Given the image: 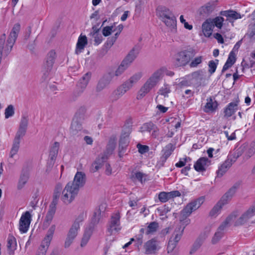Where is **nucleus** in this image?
I'll list each match as a JSON object with an SVG mask.
<instances>
[{
    "instance_id": "nucleus-11",
    "label": "nucleus",
    "mask_w": 255,
    "mask_h": 255,
    "mask_svg": "<svg viewBox=\"0 0 255 255\" xmlns=\"http://www.w3.org/2000/svg\"><path fill=\"white\" fill-rule=\"evenodd\" d=\"M107 230L111 234L114 231L118 232L121 230L120 215L119 213H117L111 216L108 225Z\"/></svg>"
},
{
    "instance_id": "nucleus-40",
    "label": "nucleus",
    "mask_w": 255,
    "mask_h": 255,
    "mask_svg": "<svg viewBox=\"0 0 255 255\" xmlns=\"http://www.w3.org/2000/svg\"><path fill=\"white\" fill-rule=\"evenodd\" d=\"M225 205V204H223V202L220 200L210 211L209 215L211 217L216 216L218 212L222 208V207Z\"/></svg>"
},
{
    "instance_id": "nucleus-10",
    "label": "nucleus",
    "mask_w": 255,
    "mask_h": 255,
    "mask_svg": "<svg viewBox=\"0 0 255 255\" xmlns=\"http://www.w3.org/2000/svg\"><path fill=\"white\" fill-rule=\"evenodd\" d=\"M86 176L85 173L81 171H78L76 173L74 180L72 182L68 183H72L71 185L74 188H76L79 192V189L83 187L86 183Z\"/></svg>"
},
{
    "instance_id": "nucleus-43",
    "label": "nucleus",
    "mask_w": 255,
    "mask_h": 255,
    "mask_svg": "<svg viewBox=\"0 0 255 255\" xmlns=\"http://www.w3.org/2000/svg\"><path fill=\"white\" fill-rule=\"evenodd\" d=\"M128 66L127 65V64L124 63V62H122L114 74L111 72L110 73L113 75V77L114 76H119L124 72V71L128 68Z\"/></svg>"
},
{
    "instance_id": "nucleus-20",
    "label": "nucleus",
    "mask_w": 255,
    "mask_h": 255,
    "mask_svg": "<svg viewBox=\"0 0 255 255\" xmlns=\"http://www.w3.org/2000/svg\"><path fill=\"white\" fill-rule=\"evenodd\" d=\"M139 52V48L136 46L134 47L122 62H123L124 63L127 64V65L129 66L137 57Z\"/></svg>"
},
{
    "instance_id": "nucleus-39",
    "label": "nucleus",
    "mask_w": 255,
    "mask_h": 255,
    "mask_svg": "<svg viewBox=\"0 0 255 255\" xmlns=\"http://www.w3.org/2000/svg\"><path fill=\"white\" fill-rule=\"evenodd\" d=\"M79 228L80 225H78L77 223H74L71 228L69 230L67 237H69L71 239H75V238L77 235L78 230L79 229Z\"/></svg>"
},
{
    "instance_id": "nucleus-14",
    "label": "nucleus",
    "mask_w": 255,
    "mask_h": 255,
    "mask_svg": "<svg viewBox=\"0 0 255 255\" xmlns=\"http://www.w3.org/2000/svg\"><path fill=\"white\" fill-rule=\"evenodd\" d=\"M241 185L240 182L235 183L232 187H231L221 197L220 200L223 202V204H228L235 195L237 190L239 189Z\"/></svg>"
},
{
    "instance_id": "nucleus-41",
    "label": "nucleus",
    "mask_w": 255,
    "mask_h": 255,
    "mask_svg": "<svg viewBox=\"0 0 255 255\" xmlns=\"http://www.w3.org/2000/svg\"><path fill=\"white\" fill-rule=\"evenodd\" d=\"M55 212L56 210L49 208L44 222V225L45 226H48L50 224L53 219Z\"/></svg>"
},
{
    "instance_id": "nucleus-60",
    "label": "nucleus",
    "mask_w": 255,
    "mask_h": 255,
    "mask_svg": "<svg viewBox=\"0 0 255 255\" xmlns=\"http://www.w3.org/2000/svg\"><path fill=\"white\" fill-rule=\"evenodd\" d=\"M213 10V6L209 3L203 6L201 8V13L202 14H209Z\"/></svg>"
},
{
    "instance_id": "nucleus-27",
    "label": "nucleus",
    "mask_w": 255,
    "mask_h": 255,
    "mask_svg": "<svg viewBox=\"0 0 255 255\" xmlns=\"http://www.w3.org/2000/svg\"><path fill=\"white\" fill-rule=\"evenodd\" d=\"M233 163L230 160V158L228 159L220 166L219 169L217 171V175L221 177L227 171V170L231 166Z\"/></svg>"
},
{
    "instance_id": "nucleus-51",
    "label": "nucleus",
    "mask_w": 255,
    "mask_h": 255,
    "mask_svg": "<svg viewBox=\"0 0 255 255\" xmlns=\"http://www.w3.org/2000/svg\"><path fill=\"white\" fill-rule=\"evenodd\" d=\"M142 74L139 72L135 73L128 80L133 85L136 84L142 77Z\"/></svg>"
},
{
    "instance_id": "nucleus-36",
    "label": "nucleus",
    "mask_w": 255,
    "mask_h": 255,
    "mask_svg": "<svg viewBox=\"0 0 255 255\" xmlns=\"http://www.w3.org/2000/svg\"><path fill=\"white\" fill-rule=\"evenodd\" d=\"M236 216L234 214H231L227 217L226 220L220 225L217 230L220 232H224V230L229 226L231 222L234 220Z\"/></svg>"
},
{
    "instance_id": "nucleus-8",
    "label": "nucleus",
    "mask_w": 255,
    "mask_h": 255,
    "mask_svg": "<svg viewBox=\"0 0 255 255\" xmlns=\"http://www.w3.org/2000/svg\"><path fill=\"white\" fill-rule=\"evenodd\" d=\"M55 230V225H52L48 230L47 235L41 243L37 255H45L47 250L52 239Z\"/></svg>"
},
{
    "instance_id": "nucleus-62",
    "label": "nucleus",
    "mask_w": 255,
    "mask_h": 255,
    "mask_svg": "<svg viewBox=\"0 0 255 255\" xmlns=\"http://www.w3.org/2000/svg\"><path fill=\"white\" fill-rule=\"evenodd\" d=\"M235 56H236V54H235V52H234L233 51H232L230 53L228 58L226 62H227L228 63L231 64V65H233L236 61Z\"/></svg>"
},
{
    "instance_id": "nucleus-54",
    "label": "nucleus",
    "mask_w": 255,
    "mask_h": 255,
    "mask_svg": "<svg viewBox=\"0 0 255 255\" xmlns=\"http://www.w3.org/2000/svg\"><path fill=\"white\" fill-rule=\"evenodd\" d=\"M224 232H220L217 230L212 238V243L213 244H217L222 238Z\"/></svg>"
},
{
    "instance_id": "nucleus-52",
    "label": "nucleus",
    "mask_w": 255,
    "mask_h": 255,
    "mask_svg": "<svg viewBox=\"0 0 255 255\" xmlns=\"http://www.w3.org/2000/svg\"><path fill=\"white\" fill-rule=\"evenodd\" d=\"M170 92V87L167 84H164L159 90L158 93L163 96L167 97L168 93Z\"/></svg>"
},
{
    "instance_id": "nucleus-55",
    "label": "nucleus",
    "mask_w": 255,
    "mask_h": 255,
    "mask_svg": "<svg viewBox=\"0 0 255 255\" xmlns=\"http://www.w3.org/2000/svg\"><path fill=\"white\" fill-rule=\"evenodd\" d=\"M14 114V110L13 106L11 105H9L5 110V118L8 119V118L12 117Z\"/></svg>"
},
{
    "instance_id": "nucleus-22",
    "label": "nucleus",
    "mask_w": 255,
    "mask_h": 255,
    "mask_svg": "<svg viewBox=\"0 0 255 255\" xmlns=\"http://www.w3.org/2000/svg\"><path fill=\"white\" fill-rule=\"evenodd\" d=\"M156 11L157 14L160 17L162 20L173 14L168 8L162 5L158 6L156 9Z\"/></svg>"
},
{
    "instance_id": "nucleus-24",
    "label": "nucleus",
    "mask_w": 255,
    "mask_h": 255,
    "mask_svg": "<svg viewBox=\"0 0 255 255\" xmlns=\"http://www.w3.org/2000/svg\"><path fill=\"white\" fill-rule=\"evenodd\" d=\"M246 150V145H242L239 148L236 149L233 153L228 156V158H230V160L233 163L236 161L240 156H241Z\"/></svg>"
},
{
    "instance_id": "nucleus-33",
    "label": "nucleus",
    "mask_w": 255,
    "mask_h": 255,
    "mask_svg": "<svg viewBox=\"0 0 255 255\" xmlns=\"http://www.w3.org/2000/svg\"><path fill=\"white\" fill-rule=\"evenodd\" d=\"M253 22L249 24V28L247 35L252 38L255 35V10L250 15Z\"/></svg>"
},
{
    "instance_id": "nucleus-38",
    "label": "nucleus",
    "mask_w": 255,
    "mask_h": 255,
    "mask_svg": "<svg viewBox=\"0 0 255 255\" xmlns=\"http://www.w3.org/2000/svg\"><path fill=\"white\" fill-rule=\"evenodd\" d=\"M255 153V139L253 141L251 144L249 148H248L247 151L246 152L244 158L246 159H248L250 157H251Z\"/></svg>"
},
{
    "instance_id": "nucleus-48",
    "label": "nucleus",
    "mask_w": 255,
    "mask_h": 255,
    "mask_svg": "<svg viewBox=\"0 0 255 255\" xmlns=\"http://www.w3.org/2000/svg\"><path fill=\"white\" fill-rule=\"evenodd\" d=\"M224 20V19L222 17L217 16L213 19L212 21H211V22L214 25V26H216L219 28H221Z\"/></svg>"
},
{
    "instance_id": "nucleus-23",
    "label": "nucleus",
    "mask_w": 255,
    "mask_h": 255,
    "mask_svg": "<svg viewBox=\"0 0 255 255\" xmlns=\"http://www.w3.org/2000/svg\"><path fill=\"white\" fill-rule=\"evenodd\" d=\"M172 32L176 31V20L174 14L162 20Z\"/></svg>"
},
{
    "instance_id": "nucleus-37",
    "label": "nucleus",
    "mask_w": 255,
    "mask_h": 255,
    "mask_svg": "<svg viewBox=\"0 0 255 255\" xmlns=\"http://www.w3.org/2000/svg\"><path fill=\"white\" fill-rule=\"evenodd\" d=\"M174 149V147L172 143H169L165 146L161 157L163 161H165L170 156Z\"/></svg>"
},
{
    "instance_id": "nucleus-34",
    "label": "nucleus",
    "mask_w": 255,
    "mask_h": 255,
    "mask_svg": "<svg viewBox=\"0 0 255 255\" xmlns=\"http://www.w3.org/2000/svg\"><path fill=\"white\" fill-rule=\"evenodd\" d=\"M208 234L209 233L207 234H205L203 236H200L199 238L198 239L194 244L193 247L190 252V254L195 252L201 247L203 241L208 237Z\"/></svg>"
},
{
    "instance_id": "nucleus-17",
    "label": "nucleus",
    "mask_w": 255,
    "mask_h": 255,
    "mask_svg": "<svg viewBox=\"0 0 255 255\" xmlns=\"http://www.w3.org/2000/svg\"><path fill=\"white\" fill-rule=\"evenodd\" d=\"M211 161L207 157H201L195 163L194 167L198 172H203L206 170L207 166L210 164Z\"/></svg>"
},
{
    "instance_id": "nucleus-32",
    "label": "nucleus",
    "mask_w": 255,
    "mask_h": 255,
    "mask_svg": "<svg viewBox=\"0 0 255 255\" xmlns=\"http://www.w3.org/2000/svg\"><path fill=\"white\" fill-rule=\"evenodd\" d=\"M128 139L127 136H122L119 141V156L122 157L126 147L128 145Z\"/></svg>"
},
{
    "instance_id": "nucleus-3",
    "label": "nucleus",
    "mask_w": 255,
    "mask_h": 255,
    "mask_svg": "<svg viewBox=\"0 0 255 255\" xmlns=\"http://www.w3.org/2000/svg\"><path fill=\"white\" fill-rule=\"evenodd\" d=\"M196 54L195 50L188 47L175 55L174 65L177 67H183L187 65Z\"/></svg>"
},
{
    "instance_id": "nucleus-49",
    "label": "nucleus",
    "mask_w": 255,
    "mask_h": 255,
    "mask_svg": "<svg viewBox=\"0 0 255 255\" xmlns=\"http://www.w3.org/2000/svg\"><path fill=\"white\" fill-rule=\"evenodd\" d=\"M155 125H154L152 122H149L145 123L143 125L142 127L141 128V131H147L148 132H150L152 129H155Z\"/></svg>"
},
{
    "instance_id": "nucleus-29",
    "label": "nucleus",
    "mask_w": 255,
    "mask_h": 255,
    "mask_svg": "<svg viewBox=\"0 0 255 255\" xmlns=\"http://www.w3.org/2000/svg\"><path fill=\"white\" fill-rule=\"evenodd\" d=\"M211 97L207 99V103L205 106L204 111L206 113L213 112L216 110L218 107V103L213 100Z\"/></svg>"
},
{
    "instance_id": "nucleus-42",
    "label": "nucleus",
    "mask_w": 255,
    "mask_h": 255,
    "mask_svg": "<svg viewBox=\"0 0 255 255\" xmlns=\"http://www.w3.org/2000/svg\"><path fill=\"white\" fill-rule=\"evenodd\" d=\"M159 228V224L156 222H152L150 223L147 226V230L146 232V234L147 235H149L150 234H153V233L156 232L157 229Z\"/></svg>"
},
{
    "instance_id": "nucleus-1",
    "label": "nucleus",
    "mask_w": 255,
    "mask_h": 255,
    "mask_svg": "<svg viewBox=\"0 0 255 255\" xmlns=\"http://www.w3.org/2000/svg\"><path fill=\"white\" fill-rule=\"evenodd\" d=\"M164 74L169 76H172L174 75L173 72L168 71L163 67L156 70L140 88L137 95V99H142L146 94L149 93L162 78Z\"/></svg>"
},
{
    "instance_id": "nucleus-12",
    "label": "nucleus",
    "mask_w": 255,
    "mask_h": 255,
    "mask_svg": "<svg viewBox=\"0 0 255 255\" xmlns=\"http://www.w3.org/2000/svg\"><path fill=\"white\" fill-rule=\"evenodd\" d=\"M91 77V73H86L79 80L77 85V90L74 92L76 96H80L85 90Z\"/></svg>"
},
{
    "instance_id": "nucleus-44",
    "label": "nucleus",
    "mask_w": 255,
    "mask_h": 255,
    "mask_svg": "<svg viewBox=\"0 0 255 255\" xmlns=\"http://www.w3.org/2000/svg\"><path fill=\"white\" fill-rule=\"evenodd\" d=\"M219 60L216 59L215 61L211 60L209 62L208 66V72L210 75H212L216 71L217 65L218 64Z\"/></svg>"
},
{
    "instance_id": "nucleus-64",
    "label": "nucleus",
    "mask_w": 255,
    "mask_h": 255,
    "mask_svg": "<svg viewBox=\"0 0 255 255\" xmlns=\"http://www.w3.org/2000/svg\"><path fill=\"white\" fill-rule=\"evenodd\" d=\"M158 199L162 203H165L168 201L165 192H161L158 194Z\"/></svg>"
},
{
    "instance_id": "nucleus-46",
    "label": "nucleus",
    "mask_w": 255,
    "mask_h": 255,
    "mask_svg": "<svg viewBox=\"0 0 255 255\" xmlns=\"http://www.w3.org/2000/svg\"><path fill=\"white\" fill-rule=\"evenodd\" d=\"M82 121H78L75 119L73 120V122L71 124V128L73 130L75 131H80L82 129Z\"/></svg>"
},
{
    "instance_id": "nucleus-61",
    "label": "nucleus",
    "mask_w": 255,
    "mask_h": 255,
    "mask_svg": "<svg viewBox=\"0 0 255 255\" xmlns=\"http://www.w3.org/2000/svg\"><path fill=\"white\" fill-rule=\"evenodd\" d=\"M136 146L138 148V152L141 154L145 153L149 150V147L147 145H142L140 143H138Z\"/></svg>"
},
{
    "instance_id": "nucleus-30",
    "label": "nucleus",
    "mask_w": 255,
    "mask_h": 255,
    "mask_svg": "<svg viewBox=\"0 0 255 255\" xmlns=\"http://www.w3.org/2000/svg\"><path fill=\"white\" fill-rule=\"evenodd\" d=\"M7 248L9 255H13L14 251L16 248V243L15 239L12 237H8L7 240Z\"/></svg>"
},
{
    "instance_id": "nucleus-9",
    "label": "nucleus",
    "mask_w": 255,
    "mask_h": 255,
    "mask_svg": "<svg viewBox=\"0 0 255 255\" xmlns=\"http://www.w3.org/2000/svg\"><path fill=\"white\" fill-rule=\"evenodd\" d=\"M117 144V137L115 135L111 136L108 141L106 146V150L101 156V161L102 162L106 161L109 156L112 155L115 150Z\"/></svg>"
},
{
    "instance_id": "nucleus-18",
    "label": "nucleus",
    "mask_w": 255,
    "mask_h": 255,
    "mask_svg": "<svg viewBox=\"0 0 255 255\" xmlns=\"http://www.w3.org/2000/svg\"><path fill=\"white\" fill-rule=\"evenodd\" d=\"M187 77L199 86L201 85V82L204 79V72L202 70H198L187 75Z\"/></svg>"
},
{
    "instance_id": "nucleus-4",
    "label": "nucleus",
    "mask_w": 255,
    "mask_h": 255,
    "mask_svg": "<svg viewBox=\"0 0 255 255\" xmlns=\"http://www.w3.org/2000/svg\"><path fill=\"white\" fill-rule=\"evenodd\" d=\"M204 201V198L201 197L189 203L181 212L180 216L182 219L184 220L189 217L193 211L201 206Z\"/></svg>"
},
{
    "instance_id": "nucleus-28",
    "label": "nucleus",
    "mask_w": 255,
    "mask_h": 255,
    "mask_svg": "<svg viewBox=\"0 0 255 255\" xmlns=\"http://www.w3.org/2000/svg\"><path fill=\"white\" fill-rule=\"evenodd\" d=\"M86 112V107L85 106H80L77 110L73 119L78 121H83L85 119Z\"/></svg>"
},
{
    "instance_id": "nucleus-31",
    "label": "nucleus",
    "mask_w": 255,
    "mask_h": 255,
    "mask_svg": "<svg viewBox=\"0 0 255 255\" xmlns=\"http://www.w3.org/2000/svg\"><path fill=\"white\" fill-rule=\"evenodd\" d=\"M238 105L236 103H230L224 110V116L226 118L231 117L237 109Z\"/></svg>"
},
{
    "instance_id": "nucleus-15",
    "label": "nucleus",
    "mask_w": 255,
    "mask_h": 255,
    "mask_svg": "<svg viewBox=\"0 0 255 255\" xmlns=\"http://www.w3.org/2000/svg\"><path fill=\"white\" fill-rule=\"evenodd\" d=\"M59 143L58 142H55L51 147L49 152V157L51 161H50L47 166L46 171L49 172L53 167L54 164L53 160H55L58 152L59 147Z\"/></svg>"
},
{
    "instance_id": "nucleus-57",
    "label": "nucleus",
    "mask_w": 255,
    "mask_h": 255,
    "mask_svg": "<svg viewBox=\"0 0 255 255\" xmlns=\"http://www.w3.org/2000/svg\"><path fill=\"white\" fill-rule=\"evenodd\" d=\"M165 194L168 201L175 197H179L181 195L180 192L177 190L172 191L169 192H165Z\"/></svg>"
},
{
    "instance_id": "nucleus-21",
    "label": "nucleus",
    "mask_w": 255,
    "mask_h": 255,
    "mask_svg": "<svg viewBox=\"0 0 255 255\" xmlns=\"http://www.w3.org/2000/svg\"><path fill=\"white\" fill-rule=\"evenodd\" d=\"M93 229L94 226L92 224L89 225L87 227H86L82 238L81 242V247H84L87 244L93 234Z\"/></svg>"
},
{
    "instance_id": "nucleus-26",
    "label": "nucleus",
    "mask_w": 255,
    "mask_h": 255,
    "mask_svg": "<svg viewBox=\"0 0 255 255\" xmlns=\"http://www.w3.org/2000/svg\"><path fill=\"white\" fill-rule=\"evenodd\" d=\"M87 44V39L85 35H80L78 39V42L76 44V49L75 53L78 54L84 49L85 46Z\"/></svg>"
},
{
    "instance_id": "nucleus-13",
    "label": "nucleus",
    "mask_w": 255,
    "mask_h": 255,
    "mask_svg": "<svg viewBox=\"0 0 255 255\" xmlns=\"http://www.w3.org/2000/svg\"><path fill=\"white\" fill-rule=\"evenodd\" d=\"M31 221V215L29 211L23 213L19 220V231L23 233H26L29 228Z\"/></svg>"
},
{
    "instance_id": "nucleus-2",
    "label": "nucleus",
    "mask_w": 255,
    "mask_h": 255,
    "mask_svg": "<svg viewBox=\"0 0 255 255\" xmlns=\"http://www.w3.org/2000/svg\"><path fill=\"white\" fill-rule=\"evenodd\" d=\"M28 120L26 117H22L18 129L16 132L13 141L12 147L11 148L9 157L13 158L19 149L20 139L25 134L28 126Z\"/></svg>"
},
{
    "instance_id": "nucleus-59",
    "label": "nucleus",
    "mask_w": 255,
    "mask_h": 255,
    "mask_svg": "<svg viewBox=\"0 0 255 255\" xmlns=\"http://www.w3.org/2000/svg\"><path fill=\"white\" fill-rule=\"evenodd\" d=\"M145 174L140 172H137L135 173L134 174L132 175L131 179L133 181L138 180L140 181L141 183L143 182V177L144 176Z\"/></svg>"
},
{
    "instance_id": "nucleus-19",
    "label": "nucleus",
    "mask_w": 255,
    "mask_h": 255,
    "mask_svg": "<svg viewBox=\"0 0 255 255\" xmlns=\"http://www.w3.org/2000/svg\"><path fill=\"white\" fill-rule=\"evenodd\" d=\"M146 254H151L155 253L157 249V241L153 238L147 241L144 245Z\"/></svg>"
},
{
    "instance_id": "nucleus-56",
    "label": "nucleus",
    "mask_w": 255,
    "mask_h": 255,
    "mask_svg": "<svg viewBox=\"0 0 255 255\" xmlns=\"http://www.w3.org/2000/svg\"><path fill=\"white\" fill-rule=\"evenodd\" d=\"M122 97L121 95L118 91L117 89L114 90L110 96V100L112 102L117 101L119 99Z\"/></svg>"
},
{
    "instance_id": "nucleus-45",
    "label": "nucleus",
    "mask_w": 255,
    "mask_h": 255,
    "mask_svg": "<svg viewBox=\"0 0 255 255\" xmlns=\"http://www.w3.org/2000/svg\"><path fill=\"white\" fill-rule=\"evenodd\" d=\"M28 178V175L26 173H23L20 175L18 184L17 185V188L18 189H21L23 187L24 185L27 182Z\"/></svg>"
},
{
    "instance_id": "nucleus-25",
    "label": "nucleus",
    "mask_w": 255,
    "mask_h": 255,
    "mask_svg": "<svg viewBox=\"0 0 255 255\" xmlns=\"http://www.w3.org/2000/svg\"><path fill=\"white\" fill-rule=\"evenodd\" d=\"M214 25L207 19L202 25V31L206 37H210L213 31Z\"/></svg>"
},
{
    "instance_id": "nucleus-35",
    "label": "nucleus",
    "mask_w": 255,
    "mask_h": 255,
    "mask_svg": "<svg viewBox=\"0 0 255 255\" xmlns=\"http://www.w3.org/2000/svg\"><path fill=\"white\" fill-rule=\"evenodd\" d=\"M220 14L227 17L232 18L235 20L242 18L239 13L233 10L222 11L220 12Z\"/></svg>"
},
{
    "instance_id": "nucleus-53",
    "label": "nucleus",
    "mask_w": 255,
    "mask_h": 255,
    "mask_svg": "<svg viewBox=\"0 0 255 255\" xmlns=\"http://www.w3.org/2000/svg\"><path fill=\"white\" fill-rule=\"evenodd\" d=\"M203 57L202 56H198L195 58L190 63L189 66L191 68L197 67L202 62Z\"/></svg>"
},
{
    "instance_id": "nucleus-58",
    "label": "nucleus",
    "mask_w": 255,
    "mask_h": 255,
    "mask_svg": "<svg viewBox=\"0 0 255 255\" xmlns=\"http://www.w3.org/2000/svg\"><path fill=\"white\" fill-rule=\"evenodd\" d=\"M116 30V29H114V26H105L103 28L102 33L104 36H108L110 35L112 32H114Z\"/></svg>"
},
{
    "instance_id": "nucleus-63",
    "label": "nucleus",
    "mask_w": 255,
    "mask_h": 255,
    "mask_svg": "<svg viewBox=\"0 0 255 255\" xmlns=\"http://www.w3.org/2000/svg\"><path fill=\"white\" fill-rule=\"evenodd\" d=\"M101 211L100 209L96 210L94 214L93 221L95 223H98L101 217Z\"/></svg>"
},
{
    "instance_id": "nucleus-16",
    "label": "nucleus",
    "mask_w": 255,
    "mask_h": 255,
    "mask_svg": "<svg viewBox=\"0 0 255 255\" xmlns=\"http://www.w3.org/2000/svg\"><path fill=\"white\" fill-rule=\"evenodd\" d=\"M113 78V75L111 73H109L108 74L104 75L102 78L100 80L97 85V92H99L104 90L110 84Z\"/></svg>"
},
{
    "instance_id": "nucleus-6",
    "label": "nucleus",
    "mask_w": 255,
    "mask_h": 255,
    "mask_svg": "<svg viewBox=\"0 0 255 255\" xmlns=\"http://www.w3.org/2000/svg\"><path fill=\"white\" fill-rule=\"evenodd\" d=\"M184 228V227H182L179 226L175 229L172 236L170 238L168 242L167 248L168 253L172 252L176 248L177 243L181 239Z\"/></svg>"
},
{
    "instance_id": "nucleus-50",
    "label": "nucleus",
    "mask_w": 255,
    "mask_h": 255,
    "mask_svg": "<svg viewBox=\"0 0 255 255\" xmlns=\"http://www.w3.org/2000/svg\"><path fill=\"white\" fill-rule=\"evenodd\" d=\"M115 42V38L109 37L103 46V50L107 53Z\"/></svg>"
},
{
    "instance_id": "nucleus-47",
    "label": "nucleus",
    "mask_w": 255,
    "mask_h": 255,
    "mask_svg": "<svg viewBox=\"0 0 255 255\" xmlns=\"http://www.w3.org/2000/svg\"><path fill=\"white\" fill-rule=\"evenodd\" d=\"M249 218H250L245 213L236 221L235 226H238L244 224Z\"/></svg>"
},
{
    "instance_id": "nucleus-7",
    "label": "nucleus",
    "mask_w": 255,
    "mask_h": 255,
    "mask_svg": "<svg viewBox=\"0 0 255 255\" xmlns=\"http://www.w3.org/2000/svg\"><path fill=\"white\" fill-rule=\"evenodd\" d=\"M56 57V54L54 50L50 51L45 58L43 65V74L44 79H46L52 69L53 64Z\"/></svg>"
},
{
    "instance_id": "nucleus-5",
    "label": "nucleus",
    "mask_w": 255,
    "mask_h": 255,
    "mask_svg": "<svg viewBox=\"0 0 255 255\" xmlns=\"http://www.w3.org/2000/svg\"><path fill=\"white\" fill-rule=\"evenodd\" d=\"M67 183L62 192L61 200L65 204L71 203L78 194V191L71 185Z\"/></svg>"
}]
</instances>
